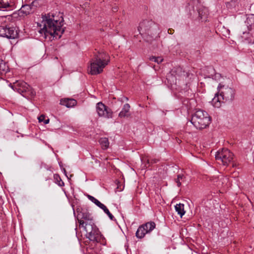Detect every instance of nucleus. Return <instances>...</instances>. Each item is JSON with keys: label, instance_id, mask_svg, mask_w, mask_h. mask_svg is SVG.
Returning <instances> with one entry per match:
<instances>
[{"label": "nucleus", "instance_id": "nucleus-23", "mask_svg": "<svg viewBox=\"0 0 254 254\" xmlns=\"http://www.w3.org/2000/svg\"><path fill=\"white\" fill-rule=\"evenodd\" d=\"M54 178L55 181V183L60 187H63L64 186V182L62 180L60 176L58 174H54Z\"/></svg>", "mask_w": 254, "mask_h": 254}, {"label": "nucleus", "instance_id": "nucleus-5", "mask_svg": "<svg viewBox=\"0 0 254 254\" xmlns=\"http://www.w3.org/2000/svg\"><path fill=\"white\" fill-rule=\"evenodd\" d=\"M211 122V117L208 113L202 110H197L192 115L190 123L198 129L206 128Z\"/></svg>", "mask_w": 254, "mask_h": 254}, {"label": "nucleus", "instance_id": "nucleus-29", "mask_svg": "<svg viewBox=\"0 0 254 254\" xmlns=\"http://www.w3.org/2000/svg\"><path fill=\"white\" fill-rule=\"evenodd\" d=\"M99 208H100L101 209H102L104 212H105L107 209H108L107 207L104 205L103 204V203L101 204V206H100L99 207Z\"/></svg>", "mask_w": 254, "mask_h": 254}, {"label": "nucleus", "instance_id": "nucleus-7", "mask_svg": "<svg viewBox=\"0 0 254 254\" xmlns=\"http://www.w3.org/2000/svg\"><path fill=\"white\" fill-rule=\"evenodd\" d=\"M217 89L223 101L231 103L235 99L236 90L233 88L219 83Z\"/></svg>", "mask_w": 254, "mask_h": 254}, {"label": "nucleus", "instance_id": "nucleus-15", "mask_svg": "<svg viewBox=\"0 0 254 254\" xmlns=\"http://www.w3.org/2000/svg\"><path fill=\"white\" fill-rule=\"evenodd\" d=\"M31 10V7L30 5L25 4L22 6L18 10V15L20 16H23L29 14Z\"/></svg>", "mask_w": 254, "mask_h": 254}, {"label": "nucleus", "instance_id": "nucleus-26", "mask_svg": "<svg viewBox=\"0 0 254 254\" xmlns=\"http://www.w3.org/2000/svg\"><path fill=\"white\" fill-rule=\"evenodd\" d=\"M88 198L90 200H91L92 202H93L94 204H95L98 207L101 206V204H102L100 201H99L98 199H97L96 198H95L93 196L88 195Z\"/></svg>", "mask_w": 254, "mask_h": 254}, {"label": "nucleus", "instance_id": "nucleus-18", "mask_svg": "<svg viewBox=\"0 0 254 254\" xmlns=\"http://www.w3.org/2000/svg\"><path fill=\"white\" fill-rule=\"evenodd\" d=\"M130 108V106L128 103L125 104L124 105V107L122 110V111L119 113V117L121 118L128 117L129 114V110Z\"/></svg>", "mask_w": 254, "mask_h": 254}, {"label": "nucleus", "instance_id": "nucleus-12", "mask_svg": "<svg viewBox=\"0 0 254 254\" xmlns=\"http://www.w3.org/2000/svg\"><path fill=\"white\" fill-rule=\"evenodd\" d=\"M77 101L71 98H64L60 100V104L66 106L67 108H71L75 106Z\"/></svg>", "mask_w": 254, "mask_h": 254}, {"label": "nucleus", "instance_id": "nucleus-31", "mask_svg": "<svg viewBox=\"0 0 254 254\" xmlns=\"http://www.w3.org/2000/svg\"><path fill=\"white\" fill-rule=\"evenodd\" d=\"M43 123H44V124H48L49 123V119L44 120Z\"/></svg>", "mask_w": 254, "mask_h": 254}, {"label": "nucleus", "instance_id": "nucleus-25", "mask_svg": "<svg viewBox=\"0 0 254 254\" xmlns=\"http://www.w3.org/2000/svg\"><path fill=\"white\" fill-rule=\"evenodd\" d=\"M184 179V176L183 174H178L177 175V178L175 179V182L177 183V185L178 187L181 186V182Z\"/></svg>", "mask_w": 254, "mask_h": 254}, {"label": "nucleus", "instance_id": "nucleus-4", "mask_svg": "<svg viewBox=\"0 0 254 254\" xmlns=\"http://www.w3.org/2000/svg\"><path fill=\"white\" fill-rule=\"evenodd\" d=\"M138 31L139 34L145 38L150 37L153 38L159 34L158 25L152 20L145 19L143 20L139 24L138 27Z\"/></svg>", "mask_w": 254, "mask_h": 254}, {"label": "nucleus", "instance_id": "nucleus-13", "mask_svg": "<svg viewBox=\"0 0 254 254\" xmlns=\"http://www.w3.org/2000/svg\"><path fill=\"white\" fill-rule=\"evenodd\" d=\"M207 69L208 71V75L207 77L208 78H212L213 79L215 80H219L221 78V75L218 73H215L214 68L212 66H209L207 67Z\"/></svg>", "mask_w": 254, "mask_h": 254}, {"label": "nucleus", "instance_id": "nucleus-11", "mask_svg": "<svg viewBox=\"0 0 254 254\" xmlns=\"http://www.w3.org/2000/svg\"><path fill=\"white\" fill-rule=\"evenodd\" d=\"M96 111L100 117H103L107 118L112 117V112L107 106L102 102H99L96 105Z\"/></svg>", "mask_w": 254, "mask_h": 254}, {"label": "nucleus", "instance_id": "nucleus-20", "mask_svg": "<svg viewBox=\"0 0 254 254\" xmlns=\"http://www.w3.org/2000/svg\"><path fill=\"white\" fill-rule=\"evenodd\" d=\"M99 142L103 149H106L108 148L109 142L108 138L102 137L99 139Z\"/></svg>", "mask_w": 254, "mask_h": 254}, {"label": "nucleus", "instance_id": "nucleus-21", "mask_svg": "<svg viewBox=\"0 0 254 254\" xmlns=\"http://www.w3.org/2000/svg\"><path fill=\"white\" fill-rule=\"evenodd\" d=\"M143 225H147L146 226H144V228L146 231H148V233H150L153 230H154L156 227L155 222L153 221L147 222Z\"/></svg>", "mask_w": 254, "mask_h": 254}, {"label": "nucleus", "instance_id": "nucleus-39", "mask_svg": "<svg viewBox=\"0 0 254 254\" xmlns=\"http://www.w3.org/2000/svg\"><path fill=\"white\" fill-rule=\"evenodd\" d=\"M156 161L155 160H154V161H153V163H156Z\"/></svg>", "mask_w": 254, "mask_h": 254}, {"label": "nucleus", "instance_id": "nucleus-19", "mask_svg": "<svg viewBox=\"0 0 254 254\" xmlns=\"http://www.w3.org/2000/svg\"><path fill=\"white\" fill-rule=\"evenodd\" d=\"M175 209L176 211L178 213V214L180 216L181 218L185 213L184 204L180 203L179 204H177L175 206Z\"/></svg>", "mask_w": 254, "mask_h": 254}, {"label": "nucleus", "instance_id": "nucleus-33", "mask_svg": "<svg viewBox=\"0 0 254 254\" xmlns=\"http://www.w3.org/2000/svg\"><path fill=\"white\" fill-rule=\"evenodd\" d=\"M116 10H117V8H114V9H113V11H116Z\"/></svg>", "mask_w": 254, "mask_h": 254}, {"label": "nucleus", "instance_id": "nucleus-9", "mask_svg": "<svg viewBox=\"0 0 254 254\" xmlns=\"http://www.w3.org/2000/svg\"><path fill=\"white\" fill-rule=\"evenodd\" d=\"M233 154L228 149H222L218 151L215 154L216 160L223 165L227 166L233 159Z\"/></svg>", "mask_w": 254, "mask_h": 254}, {"label": "nucleus", "instance_id": "nucleus-32", "mask_svg": "<svg viewBox=\"0 0 254 254\" xmlns=\"http://www.w3.org/2000/svg\"><path fill=\"white\" fill-rule=\"evenodd\" d=\"M251 19L247 18V22L248 23H249V21H251Z\"/></svg>", "mask_w": 254, "mask_h": 254}, {"label": "nucleus", "instance_id": "nucleus-14", "mask_svg": "<svg viewBox=\"0 0 254 254\" xmlns=\"http://www.w3.org/2000/svg\"><path fill=\"white\" fill-rule=\"evenodd\" d=\"M147 226V225H141L138 228L135 236L138 239H142L144 238L145 234L148 233V231H146L144 228V226Z\"/></svg>", "mask_w": 254, "mask_h": 254}, {"label": "nucleus", "instance_id": "nucleus-36", "mask_svg": "<svg viewBox=\"0 0 254 254\" xmlns=\"http://www.w3.org/2000/svg\"><path fill=\"white\" fill-rule=\"evenodd\" d=\"M147 163H148V164L150 163V161L149 160H147Z\"/></svg>", "mask_w": 254, "mask_h": 254}, {"label": "nucleus", "instance_id": "nucleus-22", "mask_svg": "<svg viewBox=\"0 0 254 254\" xmlns=\"http://www.w3.org/2000/svg\"><path fill=\"white\" fill-rule=\"evenodd\" d=\"M11 0H0V9L11 7Z\"/></svg>", "mask_w": 254, "mask_h": 254}, {"label": "nucleus", "instance_id": "nucleus-35", "mask_svg": "<svg viewBox=\"0 0 254 254\" xmlns=\"http://www.w3.org/2000/svg\"><path fill=\"white\" fill-rule=\"evenodd\" d=\"M73 214H74V215H75V211H74V208H73Z\"/></svg>", "mask_w": 254, "mask_h": 254}, {"label": "nucleus", "instance_id": "nucleus-38", "mask_svg": "<svg viewBox=\"0 0 254 254\" xmlns=\"http://www.w3.org/2000/svg\"><path fill=\"white\" fill-rule=\"evenodd\" d=\"M150 40H151V39H147V41H150Z\"/></svg>", "mask_w": 254, "mask_h": 254}, {"label": "nucleus", "instance_id": "nucleus-24", "mask_svg": "<svg viewBox=\"0 0 254 254\" xmlns=\"http://www.w3.org/2000/svg\"><path fill=\"white\" fill-rule=\"evenodd\" d=\"M149 60L150 61L154 62L155 63L159 64L161 63L163 61V59L161 57H155L153 56H150L149 57Z\"/></svg>", "mask_w": 254, "mask_h": 254}, {"label": "nucleus", "instance_id": "nucleus-27", "mask_svg": "<svg viewBox=\"0 0 254 254\" xmlns=\"http://www.w3.org/2000/svg\"><path fill=\"white\" fill-rule=\"evenodd\" d=\"M5 64L3 61L0 58V70H4Z\"/></svg>", "mask_w": 254, "mask_h": 254}, {"label": "nucleus", "instance_id": "nucleus-10", "mask_svg": "<svg viewBox=\"0 0 254 254\" xmlns=\"http://www.w3.org/2000/svg\"><path fill=\"white\" fill-rule=\"evenodd\" d=\"M0 36L7 39H15L17 36V30L10 25L0 26Z\"/></svg>", "mask_w": 254, "mask_h": 254}, {"label": "nucleus", "instance_id": "nucleus-2", "mask_svg": "<svg viewBox=\"0 0 254 254\" xmlns=\"http://www.w3.org/2000/svg\"><path fill=\"white\" fill-rule=\"evenodd\" d=\"M42 22L43 27L39 30V32L44 38L46 39L49 35L56 39L61 37L64 31L62 28L64 19L62 16L58 20L53 14H48L43 17Z\"/></svg>", "mask_w": 254, "mask_h": 254}, {"label": "nucleus", "instance_id": "nucleus-28", "mask_svg": "<svg viewBox=\"0 0 254 254\" xmlns=\"http://www.w3.org/2000/svg\"><path fill=\"white\" fill-rule=\"evenodd\" d=\"M105 213L109 216L110 219L112 220H114V216L111 213V212L109 211V209H107Z\"/></svg>", "mask_w": 254, "mask_h": 254}, {"label": "nucleus", "instance_id": "nucleus-16", "mask_svg": "<svg viewBox=\"0 0 254 254\" xmlns=\"http://www.w3.org/2000/svg\"><path fill=\"white\" fill-rule=\"evenodd\" d=\"M240 1L241 0H231L227 3L226 6L229 9H239Z\"/></svg>", "mask_w": 254, "mask_h": 254}, {"label": "nucleus", "instance_id": "nucleus-3", "mask_svg": "<svg viewBox=\"0 0 254 254\" xmlns=\"http://www.w3.org/2000/svg\"><path fill=\"white\" fill-rule=\"evenodd\" d=\"M110 61V56L103 50H96L91 61L90 73L92 75L100 73Z\"/></svg>", "mask_w": 254, "mask_h": 254}, {"label": "nucleus", "instance_id": "nucleus-37", "mask_svg": "<svg viewBox=\"0 0 254 254\" xmlns=\"http://www.w3.org/2000/svg\"><path fill=\"white\" fill-rule=\"evenodd\" d=\"M235 166H236V165H235V164H233V167H235Z\"/></svg>", "mask_w": 254, "mask_h": 254}, {"label": "nucleus", "instance_id": "nucleus-6", "mask_svg": "<svg viewBox=\"0 0 254 254\" xmlns=\"http://www.w3.org/2000/svg\"><path fill=\"white\" fill-rule=\"evenodd\" d=\"M9 86L15 91L26 98L34 97L36 92L25 82L23 80H17Z\"/></svg>", "mask_w": 254, "mask_h": 254}, {"label": "nucleus", "instance_id": "nucleus-8", "mask_svg": "<svg viewBox=\"0 0 254 254\" xmlns=\"http://www.w3.org/2000/svg\"><path fill=\"white\" fill-rule=\"evenodd\" d=\"M197 3L196 0H187L186 5V9L190 15H194L197 13L200 19L204 20L207 14V9L205 7H200L196 8V11L194 9V5Z\"/></svg>", "mask_w": 254, "mask_h": 254}, {"label": "nucleus", "instance_id": "nucleus-1", "mask_svg": "<svg viewBox=\"0 0 254 254\" xmlns=\"http://www.w3.org/2000/svg\"><path fill=\"white\" fill-rule=\"evenodd\" d=\"M76 213L79 226L86 232V238L93 242L99 243L101 234L95 224L92 214L86 209L81 208H77Z\"/></svg>", "mask_w": 254, "mask_h": 254}, {"label": "nucleus", "instance_id": "nucleus-34", "mask_svg": "<svg viewBox=\"0 0 254 254\" xmlns=\"http://www.w3.org/2000/svg\"><path fill=\"white\" fill-rule=\"evenodd\" d=\"M63 170H64V173L65 174L66 173V171H65V169H64Z\"/></svg>", "mask_w": 254, "mask_h": 254}, {"label": "nucleus", "instance_id": "nucleus-17", "mask_svg": "<svg viewBox=\"0 0 254 254\" xmlns=\"http://www.w3.org/2000/svg\"><path fill=\"white\" fill-rule=\"evenodd\" d=\"M219 95H220L219 93L218 92L217 93H215V96L211 100L212 105L216 108L220 107L221 106V102H223V100H221V97H219Z\"/></svg>", "mask_w": 254, "mask_h": 254}, {"label": "nucleus", "instance_id": "nucleus-30", "mask_svg": "<svg viewBox=\"0 0 254 254\" xmlns=\"http://www.w3.org/2000/svg\"><path fill=\"white\" fill-rule=\"evenodd\" d=\"M44 120H45V116L43 115H41L38 118V120H39V122H44Z\"/></svg>", "mask_w": 254, "mask_h": 254}]
</instances>
